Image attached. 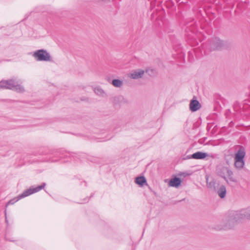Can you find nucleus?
Returning <instances> with one entry per match:
<instances>
[{
  "label": "nucleus",
  "instance_id": "obj_25",
  "mask_svg": "<svg viewBox=\"0 0 250 250\" xmlns=\"http://www.w3.org/2000/svg\"><path fill=\"white\" fill-rule=\"evenodd\" d=\"M51 161V162H56V161H57V160H52Z\"/></svg>",
  "mask_w": 250,
  "mask_h": 250
},
{
  "label": "nucleus",
  "instance_id": "obj_24",
  "mask_svg": "<svg viewBox=\"0 0 250 250\" xmlns=\"http://www.w3.org/2000/svg\"><path fill=\"white\" fill-rule=\"evenodd\" d=\"M149 71H151L152 72L153 71V69H147L146 70V72L149 73Z\"/></svg>",
  "mask_w": 250,
  "mask_h": 250
},
{
  "label": "nucleus",
  "instance_id": "obj_17",
  "mask_svg": "<svg viewBox=\"0 0 250 250\" xmlns=\"http://www.w3.org/2000/svg\"><path fill=\"white\" fill-rule=\"evenodd\" d=\"M20 199H21V198L19 195L17 197H15V198L11 199L10 200H9L8 201V202L7 203L6 206L7 207L9 205H13L14 204H15L16 202H17Z\"/></svg>",
  "mask_w": 250,
  "mask_h": 250
},
{
  "label": "nucleus",
  "instance_id": "obj_14",
  "mask_svg": "<svg viewBox=\"0 0 250 250\" xmlns=\"http://www.w3.org/2000/svg\"><path fill=\"white\" fill-rule=\"evenodd\" d=\"M225 171H227L226 175L228 176L229 179L232 182H236L235 179L233 177V172L229 168L224 169Z\"/></svg>",
  "mask_w": 250,
  "mask_h": 250
},
{
  "label": "nucleus",
  "instance_id": "obj_11",
  "mask_svg": "<svg viewBox=\"0 0 250 250\" xmlns=\"http://www.w3.org/2000/svg\"><path fill=\"white\" fill-rule=\"evenodd\" d=\"M208 154L205 152L198 151L191 155L192 159H203L208 156Z\"/></svg>",
  "mask_w": 250,
  "mask_h": 250
},
{
  "label": "nucleus",
  "instance_id": "obj_3",
  "mask_svg": "<svg viewBox=\"0 0 250 250\" xmlns=\"http://www.w3.org/2000/svg\"><path fill=\"white\" fill-rule=\"evenodd\" d=\"M209 47L211 51L220 50L226 47L224 42L218 38L212 39L209 43Z\"/></svg>",
  "mask_w": 250,
  "mask_h": 250
},
{
  "label": "nucleus",
  "instance_id": "obj_15",
  "mask_svg": "<svg viewBox=\"0 0 250 250\" xmlns=\"http://www.w3.org/2000/svg\"><path fill=\"white\" fill-rule=\"evenodd\" d=\"M94 92L98 95L104 97L105 95L104 91L100 87H96L94 89Z\"/></svg>",
  "mask_w": 250,
  "mask_h": 250
},
{
  "label": "nucleus",
  "instance_id": "obj_2",
  "mask_svg": "<svg viewBox=\"0 0 250 250\" xmlns=\"http://www.w3.org/2000/svg\"><path fill=\"white\" fill-rule=\"evenodd\" d=\"M246 155L245 149L242 146H239V149L235 154L234 160L235 167L238 169L243 168L245 165L244 157Z\"/></svg>",
  "mask_w": 250,
  "mask_h": 250
},
{
  "label": "nucleus",
  "instance_id": "obj_10",
  "mask_svg": "<svg viewBox=\"0 0 250 250\" xmlns=\"http://www.w3.org/2000/svg\"><path fill=\"white\" fill-rule=\"evenodd\" d=\"M181 183L180 178L178 177H174L172 178L169 182L168 185L172 187L178 188Z\"/></svg>",
  "mask_w": 250,
  "mask_h": 250
},
{
  "label": "nucleus",
  "instance_id": "obj_13",
  "mask_svg": "<svg viewBox=\"0 0 250 250\" xmlns=\"http://www.w3.org/2000/svg\"><path fill=\"white\" fill-rule=\"evenodd\" d=\"M135 182L140 187H143L145 184H147L146 180L143 176L136 177Z\"/></svg>",
  "mask_w": 250,
  "mask_h": 250
},
{
  "label": "nucleus",
  "instance_id": "obj_5",
  "mask_svg": "<svg viewBox=\"0 0 250 250\" xmlns=\"http://www.w3.org/2000/svg\"><path fill=\"white\" fill-rule=\"evenodd\" d=\"M45 186L46 184L45 183H43L41 185L38 186L36 187H34L33 186H32L29 188L24 191L21 194H20L19 196L21 199L26 197L33 193H36L40 191L41 190L43 189Z\"/></svg>",
  "mask_w": 250,
  "mask_h": 250
},
{
  "label": "nucleus",
  "instance_id": "obj_4",
  "mask_svg": "<svg viewBox=\"0 0 250 250\" xmlns=\"http://www.w3.org/2000/svg\"><path fill=\"white\" fill-rule=\"evenodd\" d=\"M33 56L38 61H50L51 60L50 54L44 49L37 50L34 53Z\"/></svg>",
  "mask_w": 250,
  "mask_h": 250
},
{
  "label": "nucleus",
  "instance_id": "obj_6",
  "mask_svg": "<svg viewBox=\"0 0 250 250\" xmlns=\"http://www.w3.org/2000/svg\"><path fill=\"white\" fill-rule=\"evenodd\" d=\"M250 219V208L235 212L234 219L230 220V221L235 220L237 222L240 219Z\"/></svg>",
  "mask_w": 250,
  "mask_h": 250
},
{
  "label": "nucleus",
  "instance_id": "obj_1",
  "mask_svg": "<svg viewBox=\"0 0 250 250\" xmlns=\"http://www.w3.org/2000/svg\"><path fill=\"white\" fill-rule=\"evenodd\" d=\"M21 81H17L16 79L2 80L0 82V89H9L18 92H23L24 88L21 84Z\"/></svg>",
  "mask_w": 250,
  "mask_h": 250
},
{
  "label": "nucleus",
  "instance_id": "obj_19",
  "mask_svg": "<svg viewBox=\"0 0 250 250\" xmlns=\"http://www.w3.org/2000/svg\"><path fill=\"white\" fill-rule=\"evenodd\" d=\"M206 181H207V185L208 187H209V188L214 187L215 183L214 182H208V178H206Z\"/></svg>",
  "mask_w": 250,
  "mask_h": 250
},
{
  "label": "nucleus",
  "instance_id": "obj_18",
  "mask_svg": "<svg viewBox=\"0 0 250 250\" xmlns=\"http://www.w3.org/2000/svg\"><path fill=\"white\" fill-rule=\"evenodd\" d=\"M51 154L53 155L55 157H58V156L60 157H62V156H61L62 155L61 152L58 150L51 152Z\"/></svg>",
  "mask_w": 250,
  "mask_h": 250
},
{
  "label": "nucleus",
  "instance_id": "obj_16",
  "mask_svg": "<svg viewBox=\"0 0 250 250\" xmlns=\"http://www.w3.org/2000/svg\"><path fill=\"white\" fill-rule=\"evenodd\" d=\"M112 83L115 87H120L123 85V82L118 79H114Z\"/></svg>",
  "mask_w": 250,
  "mask_h": 250
},
{
  "label": "nucleus",
  "instance_id": "obj_23",
  "mask_svg": "<svg viewBox=\"0 0 250 250\" xmlns=\"http://www.w3.org/2000/svg\"><path fill=\"white\" fill-rule=\"evenodd\" d=\"M87 201H88V200L86 199H83V201L82 202H81L80 203H85L86 202H87Z\"/></svg>",
  "mask_w": 250,
  "mask_h": 250
},
{
  "label": "nucleus",
  "instance_id": "obj_9",
  "mask_svg": "<svg viewBox=\"0 0 250 250\" xmlns=\"http://www.w3.org/2000/svg\"><path fill=\"white\" fill-rule=\"evenodd\" d=\"M226 168H229L227 167H218L217 169V173L219 176L223 178L224 179V180L227 183H228V180L226 177L227 171H225V170L224 169H226Z\"/></svg>",
  "mask_w": 250,
  "mask_h": 250
},
{
  "label": "nucleus",
  "instance_id": "obj_20",
  "mask_svg": "<svg viewBox=\"0 0 250 250\" xmlns=\"http://www.w3.org/2000/svg\"><path fill=\"white\" fill-rule=\"evenodd\" d=\"M231 229V227H229L227 225H226L222 228H218V229Z\"/></svg>",
  "mask_w": 250,
  "mask_h": 250
},
{
  "label": "nucleus",
  "instance_id": "obj_22",
  "mask_svg": "<svg viewBox=\"0 0 250 250\" xmlns=\"http://www.w3.org/2000/svg\"><path fill=\"white\" fill-rule=\"evenodd\" d=\"M192 159V157H191V155H188L186 158H184V159Z\"/></svg>",
  "mask_w": 250,
  "mask_h": 250
},
{
  "label": "nucleus",
  "instance_id": "obj_12",
  "mask_svg": "<svg viewBox=\"0 0 250 250\" xmlns=\"http://www.w3.org/2000/svg\"><path fill=\"white\" fill-rule=\"evenodd\" d=\"M217 193L221 198H224L226 195V188L224 185H221L217 190Z\"/></svg>",
  "mask_w": 250,
  "mask_h": 250
},
{
  "label": "nucleus",
  "instance_id": "obj_21",
  "mask_svg": "<svg viewBox=\"0 0 250 250\" xmlns=\"http://www.w3.org/2000/svg\"><path fill=\"white\" fill-rule=\"evenodd\" d=\"M5 222L8 224V220L7 218V213H6V210H5Z\"/></svg>",
  "mask_w": 250,
  "mask_h": 250
},
{
  "label": "nucleus",
  "instance_id": "obj_8",
  "mask_svg": "<svg viewBox=\"0 0 250 250\" xmlns=\"http://www.w3.org/2000/svg\"><path fill=\"white\" fill-rule=\"evenodd\" d=\"M201 107L199 102L196 100H192L189 104L190 110L194 112L198 110Z\"/></svg>",
  "mask_w": 250,
  "mask_h": 250
},
{
  "label": "nucleus",
  "instance_id": "obj_7",
  "mask_svg": "<svg viewBox=\"0 0 250 250\" xmlns=\"http://www.w3.org/2000/svg\"><path fill=\"white\" fill-rule=\"evenodd\" d=\"M145 73V71L142 69H137L133 71L129 75V77L133 79H138L142 78Z\"/></svg>",
  "mask_w": 250,
  "mask_h": 250
}]
</instances>
